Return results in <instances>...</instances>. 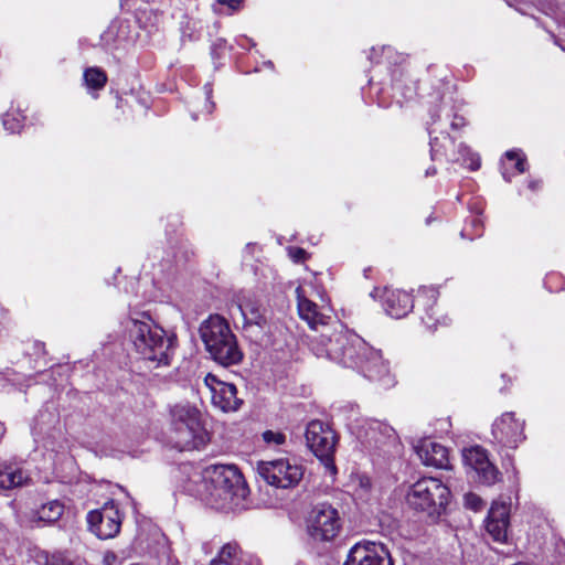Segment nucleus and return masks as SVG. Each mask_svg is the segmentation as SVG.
Segmentation results:
<instances>
[{
  "label": "nucleus",
  "mask_w": 565,
  "mask_h": 565,
  "mask_svg": "<svg viewBox=\"0 0 565 565\" xmlns=\"http://www.w3.org/2000/svg\"><path fill=\"white\" fill-rule=\"evenodd\" d=\"M469 226L473 230V233L469 232L468 226H466L461 231L462 237H469L470 239H473V237H479L482 235L483 221L480 216H472L469 221Z\"/></svg>",
  "instance_id": "obj_38"
},
{
  "label": "nucleus",
  "mask_w": 565,
  "mask_h": 565,
  "mask_svg": "<svg viewBox=\"0 0 565 565\" xmlns=\"http://www.w3.org/2000/svg\"><path fill=\"white\" fill-rule=\"evenodd\" d=\"M64 511V507L61 502L54 500L47 502L38 510V520L45 523H53L57 521Z\"/></svg>",
  "instance_id": "obj_30"
},
{
  "label": "nucleus",
  "mask_w": 565,
  "mask_h": 565,
  "mask_svg": "<svg viewBox=\"0 0 565 565\" xmlns=\"http://www.w3.org/2000/svg\"><path fill=\"white\" fill-rule=\"evenodd\" d=\"M25 117L21 115L19 110L8 111L2 119V124L6 130L9 132H19L22 128Z\"/></svg>",
  "instance_id": "obj_34"
},
{
  "label": "nucleus",
  "mask_w": 565,
  "mask_h": 565,
  "mask_svg": "<svg viewBox=\"0 0 565 565\" xmlns=\"http://www.w3.org/2000/svg\"><path fill=\"white\" fill-rule=\"evenodd\" d=\"M130 307V315L128 323L131 324V328L127 326V330L129 333V339L131 340L134 347L138 351V342L141 341V320H140V313L136 310L138 307V303L132 305L129 303Z\"/></svg>",
  "instance_id": "obj_31"
},
{
  "label": "nucleus",
  "mask_w": 565,
  "mask_h": 565,
  "mask_svg": "<svg viewBox=\"0 0 565 565\" xmlns=\"http://www.w3.org/2000/svg\"><path fill=\"white\" fill-rule=\"evenodd\" d=\"M436 173H437L436 168H435V167H429V168L426 170L425 175H426V177H433V175H435Z\"/></svg>",
  "instance_id": "obj_52"
},
{
  "label": "nucleus",
  "mask_w": 565,
  "mask_h": 565,
  "mask_svg": "<svg viewBox=\"0 0 565 565\" xmlns=\"http://www.w3.org/2000/svg\"><path fill=\"white\" fill-rule=\"evenodd\" d=\"M199 477L202 480L201 488L186 490L195 492L206 505L223 512H235L245 508L249 490L236 466L210 465Z\"/></svg>",
  "instance_id": "obj_1"
},
{
  "label": "nucleus",
  "mask_w": 565,
  "mask_h": 565,
  "mask_svg": "<svg viewBox=\"0 0 565 565\" xmlns=\"http://www.w3.org/2000/svg\"><path fill=\"white\" fill-rule=\"evenodd\" d=\"M436 117L439 115L433 113L431 121L428 124V134L430 136V157L437 160L445 157L450 162H458L468 167L470 170H477L480 167V158L473 153L470 148L460 142L457 147L455 139L449 136L441 127H437Z\"/></svg>",
  "instance_id": "obj_5"
},
{
  "label": "nucleus",
  "mask_w": 565,
  "mask_h": 565,
  "mask_svg": "<svg viewBox=\"0 0 565 565\" xmlns=\"http://www.w3.org/2000/svg\"><path fill=\"white\" fill-rule=\"evenodd\" d=\"M360 487L364 490V491H369V489L371 488V481L367 477H362L360 478Z\"/></svg>",
  "instance_id": "obj_50"
},
{
  "label": "nucleus",
  "mask_w": 565,
  "mask_h": 565,
  "mask_svg": "<svg viewBox=\"0 0 565 565\" xmlns=\"http://www.w3.org/2000/svg\"><path fill=\"white\" fill-rule=\"evenodd\" d=\"M288 254L295 263H302L308 256V253L301 247H289Z\"/></svg>",
  "instance_id": "obj_44"
},
{
  "label": "nucleus",
  "mask_w": 565,
  "mask_h": 565,
  "mask_svg": "<svg viewBox=\"0 0 565 565\" xmlns=\"http://www.w3.org/2000/svg\"><path fill=\"white\" fill-rule=\"evenodd\" d=\"M102 563L104 565H120L117 554L113 551H106L103 554Z\"/></svg>",
  "instance_id": "obj_45"
},
{
  "label": "nucleus",
  "mask_w": 565,
  "mask_h": 565,
  "mask_svg": "<svg viewBox=\"0 0 565 565\" xmlns=\"http://www.w3.org/2000/svg\"><path fill=\"white\" fill-rule=\"evenodd\" d=\"M238 391H209L211 403L215 408L227 413L237 411L243 398L237 396Z\"/></svg>",
  "instance_id": "obj_28"
},
{
  "label": "nucleus",
  "mask_w": 565,
  "mask_h": 565,
  "mask_svg": "<svg viewBox=\"0 0 565 565\" xmlns=\"http://www.w3.org/2000/svg\"><path fill=\"white\" fill-rule=\"evenodd\" d=\"M385 51H391L390 47H382V52H385Z\"/></svg>",
  "instance_id": "obj_60"
},
{
  "label": "nucleus",
  "mask_w": 565,
  "mask_h": 565,
  "mask_svg": "<svg viewBox=\"0 0 565 565\" xmlns=\"http://www.w3.org/2000/svg\"><path fill=\"white\" fill-rule=\"evenodd\" d=\"M433 113H435V114L440 116L439 118L436 117L437 127H440L439 126V121H441L443 119L449 120L450 118H451L450 127L454 130L459 129V128H461V127H463L466 125L465 118L462 116H458L456 114H452L451 113V108H446L445 106L439 105L435 109L430 110V115Z\"/></svg>",
  "instance_id": "obj_32"
},
{
  "label": "nucleus",
  "mask_w": 565,
  "mask_h": 565,
  "mask_svg": "<svg viewBox=\"0 0 565 565\" xmlns=\"http://www.w3.org/2000/svg\"><path fill=\"white\" fill-rule=\"evenodd\" d=\"M29 475L20 467L14 465H0V489L11 490L28 484Z\"/></svg>",
  "instance_id": "obj_24"
},
{
  "label": "nucleus",
  "mask_w": 565,
  "mask_h": 565,
  "mask_svg": "<svg viewBox=\"0 0 565 565\" xmlns=\"http://www.w3.org/2000/svg\"><path fill=\"white\" fill-rule=\"evenodd\" d=\"M502 175H503V178H504L508 182H510V181H511V178L507 174V172H504V171H503V172H502Z\"/></svg>",
  "instance_id": "obj_57"
},
{
  "label": "nucleus",
  "mask_w": 565,
  "mask_h": 565,
  "mask_svg": "<svg viewBox=\"0 0 565 565\" xmlns=\"http://www.w3.org/2000/svg\"><path fill=\"white\" fill-rule=\"evenodd\" d=\"M463 503L467 509H470L475 512H478L483 508L482 499L476 493L471 492L465 494Z\"/></svg>",
  "instance_id": "obj_41"
},
{
  "label": "nucleus",
  "mask_w": 565,
  "mask_h": 565,
  "mask_svg": "<svg viewBox=\"0 0 565 565\" xmlns=\"http://www.w3.org/2000/svg\"><path fill=\"white\" fill-rule=\"evenodd\" d=\"M451 492L446 483L435 477H424L413 483L406 494L407 505L431 521L446 513Z\"/></svg>",
  "instance_id": "obj_4"
},
{
  "label": "nucleus",
  "mask_w": 565,
  "mask_h": 565,
  "mask_svg": "<svg viewBox=\"0 0 565 565\" xmlns=\"http://www.w3.org/2000/svg\"><path fill=\"white\" fill-rule=\"evenodd\" d=\"M2 435H3V426H2V424L0 423V438L2 437Z\"/></svg>",
  "instance_id": "obj_59"
},
{
  "label": "nucleus",
  "mask_w": 565,
  "mask_h": 565,
  "mask_svg": "<svg viewBox=\"0 0 565 565\" xmlns=\"http://www.w3.org/2000/svg\"><path fill=\"white\" fill-rule=\"evenodd\" d=\"M257 473L268 484L286 489L298 484L303 476V469L295 460L279 458L258 462Z\"/></svg>",
  "instance_id": "obj_10"
},
{
  "label": "nucleus",
  "mask_w": 565,
  "mask_h": 565,
  "mask_svg": "<svg viewBox=\"0 0 565 565\" xmlns=\"http://www.w3.org/2000/svg\"><path fill=\"white\" fill-rule=\"evenodd\" d=\"M305 436L307 446L315 456L323 462L326 468L335 471L333 456L337 435L334 430L328 424L315 419L308 423Z\"/></svg>",
  "instance_id": "obj_8"
},
{
  "label": "nucleus",
  "mask_w": 565,
  "mask_h": 565,
  "mask_svg": "<svg viewBox=\"0 0 565 565\" xmlns=\"http://www.w3.org/2000/svg\"><path fill=\"white\" fill-rule=\"evenodd\" d=\"M385 312L396 319L404 318L414 308L413 297L399 289L385 288L382 295Z\"/></svg>",
  "instance_id": "obj_19"
},
{
  "label": "nucleus",
  "mask_w": 565,
  "mask_h": 565,
  "mask_svg": "<svg viewBox=\"0 0 565 565\" xmlns=\"http://www.w3.org/2000/svg\"><path fill=\"white\" fill-rule=\"evenodd\" d=\"M393 90L394 96H401L405 100L413 99L417 94V87L415 83L409 82V84H406L402 79H395L393 82Z\"/></svg>",
  "instance_id": "obj_35"
},
{
  "label": "nucleus",
  "mask_w": 565,
  "mask_h": 565,
  "mask_svg": "<svg viewBox=\"0 0 565 565\" xmlns=\"http://www.w3.org/2000/svg\"><path fill=\"white\" fill-rule=\"evenodd\" d=\"M225 44L226 42L223 39H217L215 42H213L211 46V54L213 58L220 57V52L224 50Z\"/></svg>",
  "instance_id": "obj_46"
},
{
  "label": "nucleus",
  "mask_w": 565,
  "mask_h": 565,
  "mask_svg": "<svg viewBox=\"0 0 565 565\" xmlns=\"http://www.w3.org/2000/svg\"><path fill=\"white\" fill-rule=\"evenodd\" d=\"M366 425L367 427L365 428L362 437L364 438V443L369 446L374 445L375 447H379L387 440L395 438V430L384 423L369 420Z\"/></svg>",
  "instance_id": "obj_25"
},
{
  "label": "nucleus",
  "mask_w": 565,
  "mask_h": 565,
  "mask_svg": "<svg viewBox=\"0 0 565 565\" xmlns=\"http://www.w3.org/2000/svg\"><path fill=\"white\" fill-rule=\"evenodd\" d=\"M487 520L495 522H510V505L505 502L494 501L489 510Z\"/></svg>",
  "instance_id": "obj_33"
},
{
  "label": "nucleus",
  "mask_w": 565,
  "mask_h": 565,
  "mask_svg": "<svg viewBox=\"0 0 565 565\" xmlns=\"http://www.w3.org/2000/svg\"><path fill=\"white\" fill-rule=\"evenodd\" d=\"M121 103H122V99H121V98H119V99H118V107H120V106H121Z\"/></svg>",
  "instance_id": "obj_61"
},
{
  "label": "nucleus",
  "mask_w": 565,
  "mask_h": 565,
  "mask_svg": "<svg viewBox=\"0 0 565 565\" xmlns=\"http://www.w3.org/2000/svg\"><path fill=\"white\" fill-rule=\"evenodd\" d=\"M361 372L365 377L373 382H377L385 388L393 387L397 384L394 375L390 372L388 362L383 359L382 352L374 348L365 359L361 367Z\"/></svg>",
  "instance_id": "obj_18"
},
{
  "label": "nucleus",
  "mask_w": 565,
  "mask_h": 565,
  "mask_svg": "<svg viewBox=\"0 0 565 565\" xmlns=\"http://www.w3.org/2000/svg\"><path fill=\"white\" fill-rule=\"evenodd\" d=\"M351 345L348 347V350L343 353V358H337L333 361L338 364H341L345 367L360 369L365 362V359L372 351V347H370L363 339H361L358 334L351 337Z\"/></svg>",
  "instance_id": "obj_22"
},
{
  "label": "nucleus",
  "mask_w": 565,
  "mask_h": 565,
  "mask_svg": "<svg viewBox=\"0 0 565 565\" xmlns=\"http://www.w3.org/2000/svg\"><path fill=\"white\" fill-rule=\"evenodd\" d=\"M375 54H376V50H375L374 47H372V50H371V55L369 56V58H370L371 61H373V58H374V55H375Z\"/></svg>",
  "instance_id": "obj_54"
},
{
  "label": "nucleus",
  "mask_w": 565,
  "mask_h": 565,
  "mask_svg": "<svg viewBox=\"0 0 565 565\" xmlns=\"http://www.w3.org/2000/svg\"><path fill=\"white\" fill-rule=\"evenodd\" d=\"M200 335L211 358L223 366L238 364L243 353L227 321L218 316H210L201 323Z\"/></svg>",
  "instance_id": "obj_3"
},
{
  "label": "nucleus",
  "mask_w": 565,
  "mask_h": 565,
  "mask_svg": "<svg viewBox=\"0 0 565 565\" xmlns=\"http://www.w3.org/2000/svg\"><path fill=\"white\" fill-rule=\"evenodd\" d=\"M227 386V388H231V390H234L236 388V386L234 384H225Z\"/></svg>",
  "instance_id": "obj_58"
},
{
  "label": "nucleus",
  "mask_w": 565,
  "mask_h": 565,
  "mask_svg": "<svg viewBox=\"0 0 565 565\" xmlns=\"http://www.w3.org/2000/svg\"><path fill=\"white\" fill-rule=\"evenodd\" d=\"M527 188L532 191L537 190L540 188V181H530Z\"/></svg>",
  "instance_id": "obj_51"
},
{
  "label": "nucleus",
  "mask_w": 565,
  "mask_h": 565,
  "mask_svg": "<svg viewBox=\"0 0 565 565\" xmlns=\"http://www.w3.org/2000/svg\"><path fill=\"white\" fill-rule=\"evenodd\" d=\"M204 383H205V385H206V386H209L210 388H213V385H214L215 383H217V384H223L222 382H220V381L216 379V376H215V375H213V374H211V373L206 374V376L204 377Z\"/></svg>",
  "instance_id": "obj_49"
},
{
  "label": "nucleus",
  "mask_w": 565,
  "mask_h": 565,
  "mask_svg": "<svg viewBox=\"0 0 565 565\" xmlns=\"http://www.w3.org/2000/svg\"><path fill=\"white\" fill-rule=\"evenodd\" d=\"M220 4L226 6L231 10H237L243 0H217Z\"/></svg>",
  "instance_id": "obj_48"
},
{
  "label": "nucleus",
  "mask_w": 565,
  "mask_h": 565,
  "mask_svg": "<svg viewBox=\"0 0 565 565\" xmlns=\"http://www.w3.org/2000/svg\"><path fill=\"white\" fill-rule=\"evenodd\" d=\"M438 290L433 287H422L418 290L417 302L425 308V316L422 317L423 322L430 329L436 327L438 320L435 317L434 305L438 298Z\"/></svg>",
  "instance_id": "obj_26"
},
{
  "label": "nucleus",
  "mask_w": 565,
  "mask_h": 565,
  "mask_svg": "<svg viewBox=\"0 0 565 565\" xmlns=\"http://www.w3.org/2000/svg\"><path fill=\"white\" fill-rule=\"evenodd\" d=\"M204 89H205V95H206V110L209 114H211L214 109V103L210 100L211 98V94H212V88H211V85L210 84H206L204 86Z\"/></svg>",
  "instance_id": "obj_47"
},
{
  "label": "nucleus",
  "mask_w": 565,
  "mask_h": 565,
  "mask_svg": "<svg viewBox=\"0 0 565 565\" xmlns=\"http://www.w3.org/2000/svg\"><path fill=\"white\" fill-rule=\"evenodd\" d=\"M245 326L264 328L267 324L266 308L257 300L246 299L239 305Z\"/></svg>",
  "instance_id": "obj_27"
},
{
  "label": "nucleus",
  "mask_w": 565,
  "mask_h": 565,
  "mask_svg": "<svg viewBox=\"0 0 565 565\" xmlns=\"http://www.w3.org/2000/svg\"><path fill=\"white\" fill-rule=\"evenodd\" d=\"M508 526L509 523L504 522H495L487 520L486 529L487 532L492 536V539L497 542H504L508 535Z\"/></svg>",
  "instance_id": "obj_36"
},
{
  "label": "nucleus",
  "mask_w": 565,
  "mask_h": 565,
  "mask_svg": "<svg viewBox=\"0 0 565 565\" xmlns=\"http://www.w3.org/2000/svg\"><path fill=\"white\" fill-rule=\"evenodd\" d=\"M140 20L137 15L131 19H118L113 21L100 35V45L104 50L114 52L136 44L139 38Z\"/></svg>",
  "instance_id": "obj_13"
},
{
  "label": "nucleus",
  "mask_w": 565,
  "mask_h": 565,
  "mask_svg": "<svg viewBox=\"0 0 565 565\" xmlns=\"http://www.w3.org/2000/svg\"><path fill=\"white\" fill-rule=\"evenodd\" d=\"M342 529V520L337 508L327 502L316 504L308 518V533L321 542L332 541Z\"/></svg>",
  "instance_id": "obj_9"
},
{
  "label": "nucleus",
  "mask_w": 565,
  "mask_h": 565,
  "mask_svg": "<svg viewBox=\"0 0 565 565\" xmlns=\"http://www.w3.org/2000/svg\"><path fill=\"white\" fill-rule=\"evenodd\" d=\"M200 475H201V473H196V475H195V477H196L198 479H194V482H198V480H200V481H201V483H200V486H199V488H198V489H200V488H201V486H202V480H201V478L199 477Z\"/></svg>",
  "instance_id": "obj_56"
},
{
  "label": "nucleus",
  "mask_w": 565,
  "mask_h": 565,
  "mask_svg": "<svg viewBox=\"0 0 565 565\" xmlns=\"http://www.w3.org/2000/svg\"><path fill=\"white\" fill-rule=\"evenodd\" d=\"M525 422L512 412L495 418L491 427V443L501 448L515 450L525 439Z\"/></svg>",
  "instance_id": "obj_12"
},
{
  "label": "nucleus",
  "mask_w": 565,
  "mask_h": 565,
  "mask_svg": "<svg viewBox=\"0 0 565 565\" xmlns=\"http://www.w3.org/2000/svg\"><path fill=\"white\" fill-rule=\"evenodd\" d=\"M210 441L202 413L189 403L170 408L169 443L180 451L200 450Z\"/></svg>",
  "instance_id": "obj_2"
},
{
  "label": "nucleus",
  "mask_w": 565,
  "mask_h": 565,
  "mask_svg": "<svg viewBox=\"0 0 565 565\" xmlns=\"http://www.w3.org/2000/svg\"><path fill=\"white\" fill-rule=\"evenodd\" d=\"M211 565H259L257 561L242 553L236 543L225 544Z\"/></svg>",
  "instance_id": "obj_23"
},
{
  "label": "nucleus",
  "mask_w": 565,
  "mask_h": 565,
  "mask_svg": "<svg viewBox=\"0 0 565 565\" xmlns=\"http://www.w3.org/2000/svg\"><path fill=\"white\" fill-rule=\"evenodd\" d=\"M20 376L22 382L21 385H25L28 387L34 385H47L55 388H64L68 384L67 381L70 377V366L66 364H60L50 367L49 370L39 372L28 379H24L22 375Z\"/></svg>",
  "instance_id": "obj_20"
},
{
  "label": "nucleus",
  "mask_w": 565,
  "mask_h": 565,
  "mask_svg": "<svg viewBox=\"0 0 565 565\" xmlns=\"http://www.w3.org/2000/svg\"><path fill=\"white\" fill-rule=\"evenodd\" d=\"M83 79L88 89H103L107 83V75L100 67L93 66L84 71Z\"/></svg>",
  "instance_id": "obj_29"
},
{
  "label": "nucleus",
  "mask_w": 565,
  "mask_h": 565,
  "mask_svg": "<svg viewBox=\"0 0 565 565\" xmlns=\"http://www.w3.org/2000/svg\"><path fill=\"white\" fill-rule=\"evenodd\" d=\"M130 1H131V0H121V1H120V6H121V8H122V9H127V10H129V9L131 8V6H130Z\"/></svg>",
  "instance_id": "obj_53"
},
{
  "label": "nucleus",
  "mask_w": 565,
  "mask_h": 565,
  "mask_svg": "<svg viewBox=\"0 0 565 565\" xmlns=\"http://www.w3.org/2000/svg\"><path fill=\"white\" fill-rule=\"evenodd\" d=\"M263 440L267 445L279 446L286 441V436L280 431L266 430L263 433Z\"/></svg>",
  "instance_id": "obj_42"
},
{
  "label": "nucleus",
  "mask_w": 565,
  "mask_h": 565,
  "mask_svg": "<svg viewBox=\"0 0 565 565\" xmlns=\"http://www.w3.org/2000/svg\"><path fill=\"white\" fill-rule=\"evenodd\" d=\"M143 565H181L167 535L151 520L145 519Z\"/></svg>",
  "instance_id": "obj_7"
},
{
  "label": "nucleus",
  "mask_w": 565,
  "mask_h": 565,
  "mask_svg": "<svg viewBox=\"0 0 565 565\" xmlns=\"http://www.w3.org/2000/svg\"><path fill=\"white\" fill-rule=\"evenodd\" d=\"M344 565H393L388 551L373 542L356 543L351 547Z\"/></svg>",
  "instance_id": "obj_16"
},
{
  "label": "nucleus",
  "mask_w": 565,
  "mask_h": 565,
  "mask_svg": "<svg viewBox=\"0 0 565 565\" xmlns=\"http://www.w3.org/2000/svg\"><path fill=\"white\" fill-rule=\"evenodd\" d=\"M505 158L510 161L515 160V169L519 173L525 172V157L522 156L521 151L519 150H510L505 152Z\"/></svg>",
  "instance_id": "obj_40"
},
{
  "label": "nucleus",
  "mask_w": 565,
  "mask_h": 565,
  "mask_svg": "<svg viewBox=\"0 0 565 565\" xmlns=\"http://www.w3.org/2000/svg\"><path fill=\"white\" fill-rule=\"evenodd\" d=\"M173 337L157 324L150 315L143 311V363L148 367H168L173 352Z\"/></svg>",
  "instance_id": "obj_6"
},
{
  "label": "nucleus",
  "mask_w": 565,
  "mask_h": 565,
  "mask_svg": "<svg viewBox=\"0 0 565 565\" xmlns=\"http://www.w3.org/2000/svg\"><path fill=\"white\" fill-rule=\"evenodd\" d=\"M334 324L337 327L330 331L310 338L309 348L318 358H328L331 361L343 358V353L351 345V337L355 333L344 329L338 321H334Z\"/></svg>",
  "instance_id": "obj_11"
},
{
  "label": "nucleus",
  "mask_w": 565,
  "mask_h": 565,
  "mask_svg": "<svg viewBox=\"0 0 565 565\" xmlns=\"http://www.w3.org/2000/svg\"><path fill=\"white\" fill-rule=\"evenodd\" d=\"M462 461L475 473V480L483 486H492L501 480V472L490 461L488 451L481 446L465 448Z\"/></svg>",
  "instance_id": "obj_14"
},
{
  "label": "nucleus",
  "mask_w": 565,
  "mask_h": 565,
  "mask_svg": "<svg viewBox=\"0 0 565 565\" xmlns=\"http://www.w3.org/2000/svg\"><path fill=\"white\" fill-rule=\"evenodd\" d=\"M131 287H132V290H135L137 287H138V280H134L131 281Z\"/></svg>",
  "instance_id": "obj_55"
},
{
  "label": "nucleus",
  "mask_w": 565,
  "mask_h": 565,
  "mask_svg": "<svg viewBox=\"0 0 565 565\" xmlns=\"http://www.w3.org/2000/svg\"><path fill=\"white\" fill-rule=\"evenodd\" d=\"M46 565H73L72 561L61 552L53 553L46 557Z\"/></svg>",
  "instance_id": "obj_43"
},
{
  "label": "nucleus",
  "mask_w": 565,
  "mask_h": 565,
  "mask_svg": "<svg viewBox=\"0 0 565 565\" xmlns=\"http://www.w3.org/2000/svg\"><path fill=\"white\" fill-rule=\"evenodd\" d=\"M297 294V307L299 317L305 320L308 326L313 330L318 331L321 328V332L330 331V323L334 320L331 315L327 313L324 308H320L317 303L309 300L302 295L301 287L296 289Z\"/></svg>",
  "instance_id": "obj_17"
},
{
  "label": "nucleus",
  "mask_w": 565,
  "mask_h": 565,
  "mask_svg": "<svg viewBox=\"0 0 565 565\" xmlns=\"http://www.w3.org/2000/svg\"><path fill=\"white\" fill-rule=\"evenodd\" d=\"M88 529L100 540L115 537L121 526V515L114 500L107 501L100 509L87 514Z\"/></svg>",
  "instance_id": "obj_15"
},
{
  "label": "nucleus",
  "mask_w": 565,
  "mask_h": 565,
  "mask_svg": "<svg viewBox=\"0 0 565 565\" xmlns=\"http://www.w3.org/2000/svg\"><path fill=\"white\" fill-rule=\"evenodd\" d=\"M416 452L422 462L426 466L436 468L448 467V449L430 439L423 440L417 447Z\"/></svg>",
  "instance_id": "obj_21"
},
{
  "label": "nucleus",
  "mask_w": 565,
  "mask_h": 565,
  "mask_svg": "<svg viewBox=\"0 0 565 565\" xmlns=\"http://www.w3.org/2000/svg\"><path fill=\"white\" fill-rule=\"evenodd\" d=\"M21 376L17 374L13 370L7 369L6 372H0V386H15L21 385Z\"/></svg>",
  "instance_id": "obj_39"
},
{
  "label": "nucleus",
  "mask_w": 565,
  "mask_h": 565,
  "mask_svg": "<svg viewBox=\"0 0 565 565\" xmlns=\"http://www.w3.org/2000/svg\"><path fill=\"white\" fill-rule=\"evenodd\" d=\"M25 354L29 356H33L35 359V362L43 361V364L45 365L47 363L46 361V349L45 343L41 342L39 340L33 341L30 347L25 350Z\"/></svg>",
  "instance_id": "obj_37"
}]
</instances>
